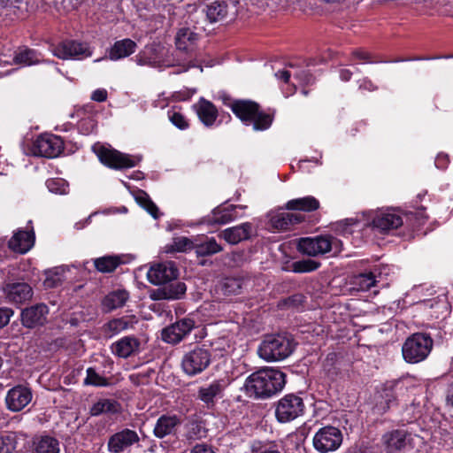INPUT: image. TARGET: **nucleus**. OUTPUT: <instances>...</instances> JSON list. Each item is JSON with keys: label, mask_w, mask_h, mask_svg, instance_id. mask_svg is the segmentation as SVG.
Returning a JSON list of instances; mask_svg holds the SVG:
<instances>
[{"label": "nucleus", "mask_w": 453, "mask_h": 453, "mask_svg": "<svg viewBox=\"0 0 453 453\" xmlns=\"http://www.w3.org/2000/svg\"><path fill=\"white\" fill-rule=\"evenodd\" d=\"M286 384V374L274 368L265 367L251 373L245 381L250 396L266 399L280 392Z\"/></svg>", "instance_id": "nucleus-1"}, {"label": "nucleus", "mask_w": 453, "mask_h": 453, "mask_svg": "<svg viewBox=\"0 0 453 453\" xmlns=\"http://www.w3.org/2000/svg\"><path fill=\"white\" fill-rule=\"evenodd\" d=\"M296 345L294 338L289 334H269L261 342L257 353L265 361H280L293 353Z\"/></svg>", "instance_id": "nucleus-2"}, {"label": "nucleus", "mask_w": 453, "mask_h": 453, "mask_svg": "<svg viewBox=\"0 0 453 453\" xmlns=\"http://www.w3.org/2000/svg\"><path fill=\"white\" fill-rule=\"evenodd\" d=\"M231 110L242 122L252 124L256 131L268 129L273 123V116L260 111V106L250 100H235L231 104Z\"/></svg>", "instance_id": "nucleus-3"}, {"label": "nucleus", "mask_w": 453, "mask_h": 453, "mask_svg": "<svg viewBox=\"0 0 453 453\" xmlns=\"http://www.w3.org/2000/svg\"><path fill=\"white\" fill-rule=\"evenodd\" d=\"M433 345L434 341L429 334L425 333L413 334L406 339L403 345V357L408 363H419L428 357Z\"/></svg>", "instance_id": "nucleus-4"}, {"label": "nucleus", "mask_w": 453, "mask_h": 453, "mask_svg": "<svg viewBox=\"0 0 453 453\" xmlns=\"http://www.w3.org/2000/svg\"><path fill=\"white\" fill-rule=\"evenodd\" d=\"M305 411L303 399L295 394L281 397L275 405V417L280 423H288L303 416Z\"/></svg>", "instance_id": "nucleus-5"}, {"label": "nucleus", "mask_w": 453, "mask_h": 453, "mask_svg": "<svg viewBox=\"0 0 453 453\" xmlns=\"http://www.w3.org/2000/svg\"><path fill=\"white\" fill-rule=\"evenodd\" d=\"M211 362L210 349L204 346H196L183 356L181 366L186 374L194 376L203 372Z\"/></svg>", "instance_id": "nucleus-6"}, {"label": "nucleus", "mask_w": 453, "mask_h": 453, "mask_svg": "<svg viewBox=\"0 0 453 453\" xmlns=\"http://www.w3.org/2000/svg\"><path fill=\"white\" fill-rule=\"evenodd\" d=\"M140 436L135 430L125 427L109 436L107 450L110 453L130 452L133 447L139 446Z\"/></svg>", "instance_id": "nucleus-7"}, {"label": "nucleus", "mask_w": 453, "mask_h": 453, "mask_svg": "<svg viewBox=\"0 0 453 453\" xmlns=\"http://www.w3.org/2000/svg\"><path fill=\"white\" fill-rule=\"evenodd\" d=\"M342 443V431L334 426L320 428L313 437V446L320 453L336 450Z\"/></svg>", "instance_id": "nucleus-8"}, {"label": "nucleus", "mask_w": 453, "mask_h": 453, "mask_svg": "<svg viewBox=\"0 0 453 453\" xmlns=\"http://www.w3.org/2000/svg\"><path fill=\"white\" fill-rule=\"evenodd\" d=\"M0 289L6 302L17 306L29 302L34 295L32 287L25 281L4 282Z\"/></svg>", "instance_id": "nucleus-9"}, {"label": "nucleus", "mask_w": 453, "mask_h": 453, "mask_svg": "<svg viewBox=\"0 0 453 453\" xmlns=\"http://www.w3.org/2000/svg\"><path fill=\"white\" fill-rule=\"evenodd\" d=\"M382 443L388 453L408 450L413 448L414 437L405 429H395L383 434Z\"/></svg>", "instance_id": "nucleus-10"}, {"label": "nucleus", "mask_w": 453, "mask_h": 453, "mask_svg": "<svg viewBox=\"0 0 453 453\" xmlns=\"http://www.w3.org/2000/svg\"><path fill=\"white\" fill-rule=\"evenodd\" d=\"M100 162L104 165L113 169L131 168L136 165V161L127 154L119 150L100 146L94 149Z\"/></svg>", "instance_id": "nucleus-11"}, {"label": "nucleus", "mask_w": 453, "mask_h": 453, "mask_svg": "<svg viewBox=\"0 0 453 453\" xmlns=\"http://www.w3.org/2000/svg\"><path fill=\"white\" fill-rule=\"evenodd\" d=\"M236 4L234 1L216 0L207 4L203 12L211 23L232 19L237 14Z\"/></svg>", "instance_id": "nucleus-12"}, {"label": "nucleus", "mask_w": 453, "mask_h": 453, "mask_svg": "<svg viewBox=\"0 0 453 453\" xmlns=\"http://www.w3.org/2000/svg\"><path fill=\"white\" fill-rule=\"evenodd\" d=\"M52 52L54 56L61 59H82L92 54L87 43L74 40L61 42L54 47Z\"/></svg>", "instance_id": "nucleus-13"}, {"label": "nucleus", "mask_w": 453, "mask_h": 453, "mask_svg": "<svg viewBox=\"0 0 453 453\" xmlns=\"http://www.w3.org/2000/svg\"><path fill=\"white\" fill-rule=\"evenodd\" d=\"M334 240L335 239L330 235L301 238L297 247L300 252L310 257H316L331 251Z\"/></svg>", "instance_id": "nucleus-14"}, {"label": "nucleus", "mask_w": 453, "mask_h": 453, "mask_svg": "<svg viewBox=\"0 0 453 453\" xmlns=\"http://www.w3.org/2000/svg\"><path fill=\"white\" fill-rule=\"evenodd\" d=\"M195 327V321L189 318L181 319L161 331V339L169 344L181 342Z\"/></svg>", "instance_id": "nucleus-15"}, {"label": "nucleus", "mask_w": 453, "mask_h": 453, "mask_svg": "<svg viewBox=\"0 0 453 453\" xmlns=\"http://www.w3.org/2000/svg\"><path fill=\"white\" fill-rule=\"evenodd\" d=\"M225 379L215 380L210 384L203 385L197 391V399L203 402L207 409H213L217 401L223 397L224 390L227 387Z\"/></svg>", "instance_id": "nucleus-16"}, {"label": "nucleus", "mask_w": 453, "mask_h": 453, "mask_svg": "<svg viewBox=\"0 0 453 453\" xmlns=\"http://www.w3.org/2000/svg\"><path fill=\"white\" fill-rule=\"evenodd\" d=\"M49 308L44 303H36L21 311L20 320L23 326L35 329L44 326L48 321Z\"/></svg>", "instance_id": "nucleus-17"}, {"label": "nucleus", "mask_w": 453, "mask_h": 453, "mask_svg": "<svg viewBox=\"0 0 453 453\" xmlns=\"http://www.w3.org/2000/svg\"><path fill=\"white\" fill-rule=\"evenodd\" d=\"M178 275V269L172 261L156 264L147 273L148 280L153 285H165L177 279Z\"/></svg>", "instance_id": "nucleus-18"}, {"label": "nucleus", "mask_w": 453, "mask_h": 453, "mask_svg": "<svg viewBox=\"0 0 453 453\" xmlns=\"http://www.w3.org/2000/svg\"><path fill=\"white\" fill-rule=\"evenodd\" d=\"M63 145V141L58 136L41 135L34 143L33 152L41 157H55L61 153Z\"/></svg>", "instance_id": "nucleus-19"}, {"label": "nucleus", "mask_w": 453, "mask_h": 453, "mask_svg": "<svg viewBox=\"0 0 453 453\" xmlns=\"http://www.w3.org/2000/svg\"><path fill=\"white\" fill-rule=\"evenodd\" d=\"M33 397L29 388L18 385L9 389L5 396L6 407L9 411L18 412L31 402Z\"/></svg>", "instance_id": "nucleus-20"}, {"label": "nucleus", "mask_w": 453, "mask_h": 453, "mask_svg": "<svg viewBox=\"0 0 453 453\" xmlns=\"http://www.w3.org/2000/svg\"><path fill=\"white\" fill-rule=\"evenodd\" d=\"M395 384L387 383L381 390L375 395L373 412L378 415L386 413L391 407L396 405Z\"/></svg>", "instance_id": "nucleus-21"}, {"label": "nucleus", "mask_w": 453, "mask_h": 453, "mask_svg": "<svg viewBox=\"0 0 453 453\" xmlns=\"http://www.w3.org/2000/svg\"><path fill=\"white\" fill-rule=\"evenodd\" d=\"M372 227L381 234H388L403 224L402 217L395 211L377 213L372 219Z\"/></svg>", "instance_id": "nucleus-22"}, {"label": "nucleus", "mask_w": 453, "mask_h": 453, "mask_svg": "<svg viewBox=\"0 0 453 453\" xmlns=\"http://www.w3.org/2000/svg\"><path fill=\"white\" fill-rule=\"evenodd\" d=\"M137 322L135 316L112 319L102 326L101 332L104 338L110 339L123 331L133 328Z\"/></svg>", "instance_id": "nucleus-23"}, {"label": "nucleus", "mask_w": 453, "mask_h": 453, "mask_svg": "<svg viewBox=\"0 0 453 453\" xmlns=\"http://www.w3.org/2000/svg\"><path fill=\"white\" fill-rule=\"evenodd\" d=\"M181 424L180 418L175 414H163L156 421L153 428V435L157 439H163L173 435Z\"/></svg>", "instance_id": "nucleus-24"}, {"label": "nucleus", "mask_w": 453, "mask_h": 453, "mask_svg": "<svg viewBox=\"0 0 453 453\" xmlns=\"http://www.w3.org/2000/svg\"><path fill=\"white\" fill-rule=\"evenodd\" d=\"M185 283L180 281H170L163 288L153 290L150 293L152 300H176L180 299L186 293Z\"/></svg>", "instance_id": "nucleus-25"}, {"label": "nucleus", "mask_w": 453, "mask_h": 453, "mask_svg": "<svg viewBox=\"0 0 453 453\" xmlns=\"http://www.w3.org/2000/svg\"><path fill=\"white\" fill-rule=\"evenodd\" d=\"M268 217L270 226L277 231H286L304 219L302 214L296 212H275L270 213Z\"/></svg>", "instance_id": "nucleus-26"}, {"label": "nucleus", "mask_w": 453, "mask_h": 453, "mask_svg": "<svg viewBox=\"0 0 453 453\" xmlns=\"http://www.w3.org/2000/svg\"><path fill=\"white\" fill-rule=\"evenodd\" d=\"M236 206H218L210 214L203 219L204 224L208 226H218L227 224L237 218Z\"/></svg>", "instance_id": "nucleus-27"}, {"label": "nucleus", "mask_w": 453, "mask_h": 453, "mask_svg": "<svg viewBox=\"0 0 453 453\" xmlns=\"http://www.w3.org/2000/svg\"><path fill=\"white\" fill-rule=\"evenodd\" d=\"M252 224L245 222L223 230L219 236L232 245L250 239L252 233Z\"/></svg>", "instance_id": "nucleus-28"}, {"label": "nucleus", "mask_w": 453, "mask_h": 453, "mask_svg": "<svg viewBox=\"0 0 453 453\" xmlns=\"http://www.w3.org/2000/svg\"><path fill=\"white\" fill-rule=\"evenodd\" d=\"M35 243V233L31 230H18L10 239L8 246L19 253L27 252Z\"/></svg>", "instance_id": "nucleus-29"}, {"label": "nucleus", "mask_w": 453, "mask_h": 453, "mask_svg": "<svg viewBox=\"0 0 453 453\" xmlns=\"http://www.w3.org/2000/svg\"><path fill=\"white\" fill-rule=\"evenodd\" d=\"M137 44L134 41L125 38L116 41L108 50V58L112 61H117L129 57L135 52Z\"/></svg>", "instance_id": "nucleus-30"}, {"label": "nucleus", "mask_w": 453, "mask_h": 453, "mask_svg": "<svg viewBox=\"0 0 453 453\" xmlns=\"http://www.w3.org/2000/svg\"><path fill=\"white\" fill-rule=\"evenodd\" d=\"M194 108L196 109L199 119L204 126L210 127L215 123L219 112L216 106L211 102L204 98H200L197 104L194 105Z\"/></svg>", "instance_id": "nucleus-31"}, {"label": "nucleus", "mask_w": 453, "mask_h": 453, "mask_svg": "<svg viewBox=\"0 0 453 453\" xmlns=\"http://www.w3.org/2000/svg\"><path fill=\"white\" fill-rule=\"evenodd\" d=\"M129 299V293L125 289H116L107 294L102 300L104 312H111L123 307Z\"/></svg>", "instance_id": "nucleus-32"}, {"label": "nucleus", "mask_w": 453, "mask_h": 453, "mask_svg": "<svg viewBox=\"0 0 453 453\" xmlns=\"http://www.w3.org/2000/svg\"><path fill=\"white\" fill-rule=\"evenodd\" d=\"M121 412V404L118 401L109 398L99 399L89 409V414L94 417L103 414L118 415Z\"/></svg>", "instance_id": "nucleus-33"}, {"label": "nucleus", "mask_w": 453, "mask_h": 453, "mask_svg": "<svg viewBox=\"0 0 453 453\" xmlns=\"http://www.w3.org/2000/svg\"><path fill=\"white\" fill-rule=\"evenodd\" d=\"M140 342L134 336H125L111 345L112 353L119 357L127 358L138 349Z\"/></svg>", "instance_id": "nucleus-34"}, {"label": "nucleus", "mask_w": 453, "mask_h": 453, "mask_svg": "<svg viewBox=\"0 0 453 453\" xmlns=\"http://www.w3.org/2000/svg\"><path fill=\"white\" fill-rule=\"evenodd\" d=\"M199 35L189 27H180L175 35V44L178 50L188 51L198 41Z\"/></svg>", "instance_id": "nucleus-35"}, {"label": "nucleus", "mask_w": 453, "mask_h": 453, "mask_svg": "<svg viewBox=\"0 0 453 453\" xmlns=\"http://www.w3.org/2000/svg\"><path fill=\"white\" fill-rule=\"evenodd\" d=\"M32 453H59V442L51 436H39L33 440Z\"/></svg>", "instance_id": "nucleus-36"}, {"label": "nucleus", "mask_w": 453, "mask_h": 453, "mask_svg": "<svg viewBox=\"0 0 453 453\" xmlns=\"http://www.w3.org/2000/svg\"><path fill=\"white\" fill-rule=\"evenodd\" d=\"M182 436L192 442L205 436V429L196 418H189L183 426Z\"/></svg>", "instance_id": "nucleus-37"}, {"label": "nucleus", "mask_w": 453, "mask_h": 453, "mask_svg": "<svg viewBox=\"0 0 453 453\" xmlns=\"http://www.w3.org/2000/svg\"><path fill=\"white\" fill-rule=\"evenodd\" d=\"M286 208L290 211H314L319 208V202L314 196H308L289 200Z\"/></svg>", "instance_id": "nucleus-38"}, {"label": "nucleus", "mask_w": 453, "mask_h": 453, "mask_svg": "<svg viewBox=\"0 0 453 453\" xmlns=\"http://www.w3.org/2000/svg\"><path fill=\"white\" fill-rule=\"evenodd\" d=\"M41 62L40 55L36 50L24 47L19 49L14 55L12 62H5L6 64H15L22 65H32Z\"/></svg>", "instance_id": "nucleus-39"}, {"label": "nucleus", "mask_w": 453, "mask_h": 453, "mask_svg": "<svg viewBox=\"0 0 453 453\" xmlns=\"http://www.w3.org/2000/svg\"><path fill=\"white\" fill-rule=\"evenodd\" d=\"M24 435L14 432L0 435V453H13L19 447V441H24Z\"/></svg>", "instance_id": "nucleus-40"}, {"label": "nucleus", "mask_w": 453, "mask_h": 453, "mask_svg": "<svg viewBox=\"0 0 453 453\" xmlns=\"http://www.w3.org/2000/svg\"><path fill=\"white\" fill-rule=\"evenodd\" d=\"M378 282L377 275L373 272L356 275L352 279L353 288L357 291H368Z\"/></svg>", "instance_id": "nucleus-41"}, {"label": "nucleus", "mask_w": 453, "mask_h": 453, "mask_svg": "<svg viewBox=\"0 0 453 453\" xmlns=\"http://www.w3.org/2000/svg\"><path fill=\"white\" fill-rule=\"evenodd\" d=\"M121 263V258L119 256H104L94 259L96 269L103 273L114 272Z\"/></svg>", "instance_id": "nucleus-42"}, {"label": "nucleus", "mask_w": 453, "mask_h": 453, "mask_svg": "<svg viewBox=\"0 0 453 453\" xmlns=\"http://www.w3.org/2000/svg\"><path fill=\"white\" fill-rule=\"evenodd\" d=\"M194 250L197 257H207L222 251L223 248L214 238H208L200 243L195 244Z\"/></svg>", "instance_id": "nucleus-43"}, {"label": "nucleus", "mask_w": 453, "mask_h": 453, "mask_svg": "<svg viewBox=\"0 0 453 453\" xmlns=\"http://www.w3.org/2000/svg\"><path fill=\"white\" fill-rule=\"evenodd\" d=\"M135 200L137 203L145 209L154 219L158 218V208L146 192L140 190L135 196Z\"/></svg>", "instance_id": "nucleus-44"}, {"label": "nucleus", "mask_w": 453, "mask_h": 453, "mask_svg": "<svg viewBox=\"0 0 453 453\" xmlns=\"http://www.w3.org/2000/svg\"><path fill=\"white\" fill-rule=\"evenodd\" d=\"M83 384L93 387H108L110 382L108 379L97 373L94 368L88 367L86 371V378L83 380Z\"/></svg>", "instance_id": "nucleus-45"}, {"label": "nucleus", "mask_w": 453, "mask_h": 453, "mask_svg": "<svg viewBox=\"0 0 453 453\" xmlns=\"http://www.w3.org/2000/svg\"><path fill=\"white\" fill-rule=\"evenodd\" d=\"M242 288V280L240 278L228 277L224 280L221 286V290L224 295H238Z\"/></svg>", "instance_id": "nucleus-46"}, {"label": "nucleus", "mask_w": 453, "mask_h": 453, "mask_svg": "<svg viewBox=\"0 0 453 453\" xmlns=\"http://www.w3.org/2000/svg\"><path fill=\"white\" fill-rule=\"evenodd\" d=\"M320 263L312 259L296 261L291 265V271L297 273H310L317 270Z\"/></svg>", "instance_id": "nucleus-47"}, {"label": "nucleus", "mask_w": 453, "mask_h": 453, "mask_svg": "<svg viewBox=\"0 0 453 453\" xmlns=\"http://www.w3.org/2000/svg\"><path fill=\"white\" fill-rule=\"evenodd\" d=\"M195 244L193 242L185 236H180L173 239L171 248L167 251H178L185 252L189 250H193Z\"/></svg>", "instance_id": "nucleus-48"}, {"label": "nucleus", "mask_w": 453, "mask_h": 453, "mask_svg": "<svg viewBox=\"0 0 453 453\" xmlns=\"http://www.w3.org/2000/svg\"><path fill=\"white\" fill-rule=\"evenodd\" d=\"M169 120L180 130H185L188 127V122L185 116L178 111L168 112Z\"/></svg>", "instance_id": "nucleus-49"}, {"label": "nucleus", "mask_w": 453, "mask_h": 453, "mask_svg": "<svg viewBox=\"0 0 453 453\" xmlns=\"http://www.w3.org/2000/svg\"><path fill=\"white\" fill-rule=\"evenodd\" d=\"M46 186L50 192L65 193L68 184L63 179H50L46 181Z\"/></svg>", "instance_id": "nucleus-50"}, {"label": "nucleus", "mask_w": 453, "mask_h": 453, "mask_svg": "<svg viewBox=\"0 0 453 453\" xmlns=\"http://www.w3.org/2000/svg\"><path fill=\"white\" fill-rule=\"evenodd\" d=\"M296 78L298 79L303 85H311L315 81L314 76L308 70H302L296 74Z\"/></svg>", "instance_id": "nucleus-51"}, {"label": "nucleus", "mask_w": 453, "mask_h": 453, "mask_svg": "<svg viewBox=\"0 0 453 453\" xmlns=\"http://www.w3.org/2000/svg\"><path fill=\"white\" fill-rule=\"evenodd\" d=\"M135 62L139 65H151L155 59L148 56L147 50H143L135 56Z\"/></svg>", "instance_id": "nucleus-52"}, {"label": "nucleus", "mask_w": 453, "mask_h": 453, "mask_svg": "<svg viewBox=\"0 0 453 453\" xmlns=\"http://www.w3.org/2000/svg\"><path fill=\"white\" fill-rule=\"evenodd\" d=\"M12 315L13 311L12 309L0 307V328H3L9 323Z\"/></svg>", "instance_id": "nucleus-53"}, {"label": "nucleus", "mask_w": 453, "mask_h": 453, "mask_svg": "<svg viewBox=\"0 0 453 453\" xmlns=\"http://www.w3.org/2000/svg\"><path fill=\"white\" fill-rule=\"evenodd\" d=\"M305 297L302 294H296L288 298L286 303L289 307H298L304 302Z\"/></svg>", "instance_id": "nucleus-54"}, {"label": "nucleus", "mask_w": 453, "mask_h": 453, "mask_svg": "<svg viewBox=\"0 0 453 453\" xmlns=\"http://www.w3.org/2000/svg\"><path fill=\"white\" fill-rule=\"evenodd\" d=\"M91 99L96 102H104L107 99V91L104 88H98L92 93Z\"/></svg>", "instance_id": "nucleus-55"}, {"label": "nucleus", "mask_w": 453, "mask_h": 453, "mask_svg": "<svg viewBox=\"0 0 453 453\" xmlns=\"http://www.w3.org/2000/svg\"><path fill=\"white\" fill-rule=\"evenodd\" d=\"M191 453H215L213 449L204 443L196 444L191 450Z\"/></svg>", "instance_id": "nucleus-56"}, {"label": "nucleus", "mask_w": 453, "mask_h": 453, "mask_svg": "<svg viewBox=\"0 0 453 453\" xmlns=\"http://www.w3.org/2000/svg\"><path fill=\"white\" fill-rule=\"evenodd\" d=\"M346 453H373L371 449L365 445L355 444L348 449Z\"/></svg>", "instance_id": "nucleus-57"}, {"label": "nucleus", "mask_w": 453, "mask_h": 453, "mask_svg": "<svg viewBox=\"0 0 453 453\" xmlns=\"http://www.w3.org/2000/svg\"><path fill=\"white\" fill-rule=\"evenodd\" d=\"M449 163V157L446 154H439L435 158V166L439 169H444Z\"/></svg>", "instance_id": "nucleus-58"}, {"label": "nucleus", "mask_w": 453, "mask_h": 453, "mask_svg": "<svg viewBox=\"0 0 453 453\" xmlns=\"http://www.w3.org/2000/svg\"><path fill=\"white\" fill-rule=\"evenodd\" d=\"M353 55L355 58H357L360 60H365L366 62H372V60L371 58V54L367 51L357 50L353 52Z\"/></svg>", "instance_id": "nucleus-59"}, {"label": "nucleus", "mask_w": 453, "mask_h": 453, "mask_svg": "<svg viewBox=\"0 0 453 453\" xmlns=\"http://www.w3.org/2000/svg\"><path fill=\"white\" fill-rule=\"evenodd\" d=\"M60 284V279L53 276H48L44 280V285L47 288H56Z\"/></svg>", "instance_id": "nucleus-60"}, {"label": "nucleus", "mask_w": 453, "mask_h": 453, "mask_svg": "<svg viewBox=\"0 0 453 453\" xmlns=\"http://www.w3.org/2000/svg\"><path fill=\"white\" fill-rule=\"evenodd\" d=\"M359 88H361V89H367L369 91H373L377 88H376V86L373 85V83L370 80L365 79L360 83Z\"/></svg>", "instance_id": "nucleus-61"}, {"label": "nucleus", "mask_w": 453, "mask_h": 453, "mask_svg": "<svg viewBox=\"0 0 453 453\" xmlns=\"http://www.w3.org/2000/svg\"><path fill=\"white\" fill-rule=\"evenodd\" d=\"M62 4L64 5V8L66 10H73L77 8L79 4V0H75L74 3L72 2V0H62Z\"/></svg>", "instance_id": "nucleus-62"}, {"label": "nucleus", "mask_w": 453, "mask_h": 453, "mask_svg": "<svg viewBox=\"0 0 453 453\" xmlns=\"http://www.w3.org/2000/svg\"><path fill=\"white\" fill-rule=\"evenodd\" d=\"M276 77L284 81L285 82H288L289 79H290V73L288 71H280L278 73H275Z\"/></svg>", "instance_id": "nucleus-63"}, {"label": "nucleus", "mask_w": 453, "mask_h": 453, "mask_svg": "<svg viewBox=\"0 0 453 453\" xmlns=\"http://www.w3.org/2000/svg\"><path fill=\"white\" fill-rule=\"evenodd\" d=\"M351 76H352V73L349 70H348V69H342L340 71V78L343 81H349Z\"/></svg>", "instance_id": "nucleus-64"}]
</instances>
